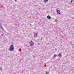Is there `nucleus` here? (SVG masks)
I'll return each mask as SVG.
<instances>
[{"mask_svg":"<svg viewBox=\"0 0 74 74\" xmlns=\"http://www.w3.org/2000/svg\"><path fill=\"white\" fill-rule=\"evenodd\" d=\"M8 50H10V51H13L14 50V45H11L9 48V49Z\"/></svg>","mask_w":74,"mask_h":74,"instance_id":"1","label":"nucleus"},{"mask_svg":"<svg viewBox=\"0 0 74 74\" xmlns=\"http://www.w3.org/2000/svg\"><path fill=\"white\" fill-rule=\"evenodd\" d=\"M29 45L32 47L34 45V42H33L31 41L29 42Z\"/></svg>","mask_w":74,"mask_h":74,"instance_id":"2","label":"nucleus"},{"mask_svg":"<svg viewBox=\"0 0 74 74\" xmlns=\"http://www.w3.org/2000/svg\"><path fill=\"white\" fill-rule=\"evenodd\" d=\"M57 13L59 15L60 14V10H57Z\"/></svg>","mask_w":74,"mask_h":74,"instance_id":"3","label":"nucleus"},{"mask_svg":"<svg viewBox=\"0 0 74 74\" xmlns=\"http://www.w3.org/2000/svg\"><path fill=\"white\" fill-rule=\"evenodd\" d=\"M47 19H49L51 18V16H50L49 15H48L47 16Z\"/></svg>","mask_w":74,"mask_h":74,"instance_id":"4","label":"nucleus"},{"mask_svg":"<svg viewBox=\"0 0 74 74\" xmlns=\"http://www.w3.org/2000/svg\"><path fill=\"white\" fill-rule=\"evenodd\" d=\"M0 29H3V27L2 26H1V24L0 23Z\"/></svg>","mask_w":74,"mask_h":74,"instance_id":"5","label":"nucleus"},{"mask_svg":"<svg viewBox=\"0 0 74 74\" xmlns=\"http://www.w3.org/2000/svg\"><path fill=\"white\" fill-rule=\"evenodd\" d=\"M48 1V0H44L43 2H44V3H47Z\"/></svg>","mask_w":74,"mask_h":74,"instance_id":"6","label":"nucleus"},{"mask_svg":"<svg viewBox=\"0 0 74 74\" xmlns=\"http://www.w3.org/2000/svg\"><path fill=\"white\" fill-rule=\"evenodd\" d=\"M34 36L35 37H37V34L36 33H35L34 34Z\"/></svg>","mask_w":74,"mask_h":74,"instance_id":"7","label":"nucleus"},{"mask_svg":"<svg viewBox=\"0 0 74 74\" xmlns=\"http://www.w3.org/2000/svg\"><path fill=\"white\" fill-rule=\"evenodd\" d=\"M58 56H59V57H60L61 56H62V54H61V53H59L58 54Z\"/></svg>","mask_w":74,"mask_h":74,"instance_id":"8","label":"nucleus"},{"mask_svg":"<svg viewBox=\"0 0 74 74\" xmlns=\"http://www.w3.org/2000/svg\"><path fill=\"white\" fill-rule=\"evenodd\" d=\"M0 69L1 71H3V70H2V68H1V67H0Z\"/></svg>","mask_w":74,"mask_h":74,"instance_id":"9","label":"nucleus"},{"mask_svg":"<svg viewBox=\"0 0 74 74\" xmlns=\"http://www.w3.org/2000/svg\"><path fill=\"white\" fill-rule=\"evenodd\" d=\"M56 56H57V55H56L55 54L53 56L54 57H56Z\"/></svg>","mask_w":74,"mask_h":74,"instance_id":"10","label":"nucleus"},{"mask_svg":"<svg viewBox=\"0 0 74 74\" xmlns=\"http://www.w3.org/2000/svg\"><path fill=\"white\" fill-rule=\"evenodd\" d=\"M3 35H4V34H1V36H3Z\"/></svg>","mask_w":74,"mask_h":74,"instance_id":"11","label":"nucleus"},{"mask_svg":"<svg viewBox=\"0 0 74 74\" xmlns=\"http://www.w3.org/2000/svg\"><path fill=\"white\" fill-rule=\"evenodd\" d=\"M15 2H17V0H14Z\"/></svg>","mask_w":74,"mask_h":74,"instance_id":"12","label":"nucleus"},{"mask_svg":"<svg viewBox=\"0 0 74 74\" xmlns=\"http://www.w3.org/2000/svg\"><path fill=\"white\" fill-rule=\"evenodd\" d=\"M46 74H49V73H48L47 72H46Z\"/></svg>","mask_w":74,"mask_h":74,"instance_id":"13","label":"nucleus"},{"mask_svg":"<svg viewBox=\"0 0 74 74\" xmlns=\"http://www.w3.org/2000/svg\"><path fill=\"white\" fill-rule=\"evenodd\" d=\"M73 2V0H71V3Z\"/></svg>","mask_w":74,"mask_h":74,"instance_id":"14","label":"nucleus"},{"mask_svg":"<svg viewBox=\"0 0 74 74\" xmlns=\"http://www.w3.org/2000/svg\"><path fill=\"white\" fill-rule=\"evenodd\" d=\"M29 25H30V26H31V24H30Z\"/></svg>","mask_w":74,"mask_h":74,"instance_id":"15","label":"nucleus"}]
</instances>
